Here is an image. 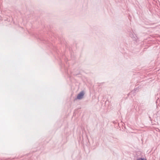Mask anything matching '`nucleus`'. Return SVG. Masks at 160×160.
Listing matches in <instances>:
<instances>
[{
    "mask_svg": "<svg viewBox=\"0 0 160 160\" xmlns=\"http://www.w3.org/2000/svg\"><path fill=\"white\" fill-rule=\"evenodd\" d=\"M84 95V93L83 91L81 92L77 96V98L78 99H82Z\"/></svg>",
    "mask_w": 160,
    "mask_h": 160,
    "instance_id": "obj_1",
    "label": "nucleus"
},
{
    "mask_svg": "<svg viewBox=\"0 0 160 160\" xmlns=\"http://www.w3.org/2000/svg\"><path fill=\"white\" fill-rule=\"evenodd\" d=\"M137 160H147L146 159L142 158H140L137 159Z\"/></svg>",
    "mask_w": 160,
    "mask_h": 160,
    "instance_id": "obj_2",
    "label": "nucleus"
}]
</instances>
